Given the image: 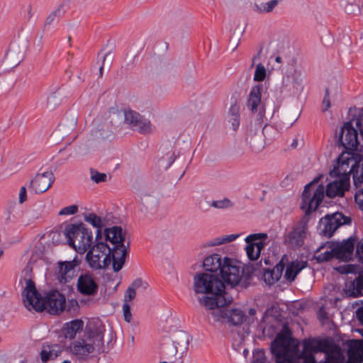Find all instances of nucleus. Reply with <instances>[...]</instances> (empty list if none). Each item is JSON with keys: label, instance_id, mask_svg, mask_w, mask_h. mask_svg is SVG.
Instances as JSON below:
<instances>
[{"label": "nucleus", "instance_id": "nucleus-7", "mask_svg": "<svg viewBox=\"0 0 363 363\" xmlns=\"http://www.w3.org/2000/svg\"><path fill=\"white\" fill-rule=\"evenodd\" d=\"M86 252L85 260L92 269H105L111 264V248L103 238L95 239L94 244Z\"/></svg>", "mask_w": 363, "mask_h": 363}, {"label": "nucleus", "instance_id": "nucleus-62", "mask_svg": "<svg viewBox=\"0 0 363 363\" xmlns=\"http://www.w3.org/2000/svg\"><path fill=\"white\" fill-rule=\"evenodd\" d=\"M356 317L359 323L363 325V306L357 309Z\"/></svg>", "mask_w": 363, "mask_h": 363}, {"label": "nucleus", "instance_id": "nucleus-21", "mask_svg": "<svg viewBox=\"0 0 363 363\" xmlns=\"http://www.w3.org/2000/svg\"><path fill=\"white\" fill-rule=\"evenodd\" d=\"M355 242L356 239L350 237L342 242L333 244V252L335 257L345 260L349 259L352 255Z\"/></svg>", "mask_w": 363, "mask_h": 363}, {"label": "nucleus", "instance_id": "nucleus-38", "mask_svg": "<svg viewBox=\"0 0 363 363\" xmlns=\"http://www.w3.org/2000/svg\"><path fill=\"white\" fill-rule=\"evenodd\" d=\"M77 123V118L75 116H72L69 120L60 125L59 130L63 135H68L75 129Z\"/></svg>", "mask_w": 363, "mask_h": 363}, {"label": "nucleus", "instance_id": "nucleus-17", "mask_svg": "<svg viewBox=\"0 0 363 363\" xmlns=\"http://www.w3.org/2000/svg\"><path fill=\"white\" fill-rule=\"evenodd\" d=\"M80 264L77 257L71 261L58 262L57 279L61 284L69 282L75 276V268Z\"/></svg>", "mask_w": 363, "mask_h": 363}, {"label": "nucleus", "instance_id": "nucleus-12", "mask_svg": "<svg viewBox=\"0 0 363 363\" xmlns=\"http://www.w3.org/2000/svg\"><path fill=\"white\" fill-rule=\"evenodd\" d=\"M358 128L352 125V121H347L342 126L339 136L338 144L346 150H356L361 143V135H358Z\"/></svg>", "mask_w": 363, "mask_h": 363}, {"label": "nucleus", "instance_id": "nucleus-18", "mask_svg": "<svg viewBox=\"0 0 363 363\" xmlns=\"http://www.w3.org/2000/svg\"><path fill=\"white\" fill-rule=\"evenodd\" d=\"M77 289L82 295L94 296L99 289L94 276L86 272L82 274L77 279Z\"/></svg>", "mask_w": 363, "mask_h": 363}, {"label": "nucleus", "instance_id": "nucleus-8", "mask_svg": "<svg viewBox=\"0 0 363 363\" xmlns=\"http://www.w3.org/2000/svg\"><path fill=\"white\" fill-rule=\"evenodd\" d=\"M193 289L196 294H211V297H218L226 293L225 285L218 274L208 272H199L194 277Z\"/></svg>", "mask_w": 363, "mask_h": 363}, {"label": "nucleus", "instance_id": "nucleus-53", "mask_svg": "<svg viewBox=\"0 0 363 363\" xmlns=\"http://www.w3.org/2000/svg\"><path fill=\"white\" fill-rule=\"evenodd\" d=\"M135 296L136 291L129 286L124 294L123 303H128V301H132L135 298Z\"/></svg>", "mask_w": 363, "mask_h": 363}, {"label": "nucleus", "instance_id": "nucleus-54", "mask_svg": "<svg viewBox=\"0 0 363 363\" xmlns=\"http://www.w3.org/2000/svg\"><path fill=\"white\" fill-rule=\"evenodd\" d=\"M354 201L359 208L363 211V188L356 192Z\"/></svg>", "mask_w": 363, "mask_h": 363}, {"label": "nucleus", "instance_id": "nucleus-61", "mask_svg": "<svg viewBox=\"0 0 363 363\" xmlns=\"http://www.w3.org/2000/svg\"><path fill=\"white\" fill-rule=\"evenodd\" d=\"M229 121L231 123L233 129L237 130L240 125V117H232L229 118Z\"/></svg>", "mask_w": 363, "mask_h": 363}, {"label": "nucleus", "instance_id": "nucleus-28", "mask_svg": "<svg viewBox=\"0 0 363 363\" xmlns=\"http://www.w3.org/2000/svg\"><path fill=\"white\" fill-rule=\"evenodd\" d=\"M84 221L91 224L94 228H96L95 239L103 238V235H104V231L102 232V228L106 225L107 220L106 218H102L95 213H90L85 215Z\"/></svg>", "mask_w": 363, "mask_h": 363}, {"label": "nucleus", "instance_id": "nucleus-64", "mask_svg": "<svg viewBox=\"0 0 363 363\" xmlns=\"http://www.w3.org/2000/svg\"><path fill=\"white\" fill-rule=\"evenodd\" d=\"M249 314H250V315H255V314H256V310H255V308H250V309L249 310Z\"/></svg>", "mask_w": 363, "mask_h": 363}, {"label": "nucleus", "instance_id": "nucleus-25", "mask_svg": "<svg viewBox=\"0 0 363 363\" xmlns=\"http://www.w3.org/2000/svg\"><path fill=\"white\" fill-rule=\"evenodd\" d=\"M323 352L326 354L325 363H342L345 359L341 347L337 345L330 343L328 341Z\"/></svg>", "mask_w": 363, "mask_h": 363}, {"label": "nucleus", "instance_id": "nucleus-63", "mask_svg": "<svg viewBox=\"0 0 363 363\" xmlns=\"http://www.w3.org/2000/svg\"><path fill=\"white\" fill-rule=\"evenodd\" d=\"M266 358L264 357V352L258 354V357L255 358L253 363H265Z\"/></svg>", "mask_w": 363, "mask_h": 363}, {"label": "nucleus", "instance_id": "nucleus-57", "mask_svg": "<svg viewBox=\"0 0 363 363\" xmlns=\"http://www.w3.org/2000/svg\"><path fill=\"white\" fill-rule=\"evenodd\" d=\"M356 254L359 261L363 264V239L357 245Z\"/></svg>", "mask_w": 363, "mask_h": 363}, {"label": "nucleus", "instance_id": "nucleus-11", "mask_svg": "<svg viewBox=\"0 0 363 363\" xmlns=\"http://www.w3.org/2000/svg\"><path fill=\"white\" fill-rule=\"evenodd\" d=\"M350 222V218L345 216L342 213L337 212L333 215H327L320 220V234L330 238L339 227Z\"/></svg>", "mask_w": 363, "mask_h": 363}, {"label": "nucleus", "instance_id": "nucleus-29", "mask_svg": "<svg viewBox=\"0 0 363 363\" xmlns=\"http://www.w3.org/2000/svg\"><path fill=\"white\" fill-rule=\"evenodd\" d=\"M307 267V262L293 261L287 267L284 277L289 282L294 281L297 274Z\"/></svg>", "mask_w": 363, "mask_h": 363}, {"label": "nucleus", "instance_id": "nucleus-33", "mask_svg": "<svg viewBox=\"0 0 363 363\" xmlns=\"http://www.w3.org/2000/svg\"><path fill=\"white\" fill-rule=\"evenodd\" d=\"M112 135L111 125L105 121L97 125L93 130V135L96 140H104L108 138Z\"/></svg>", "mask_w": 363, "mask_h": 363}, {"label": "nucleus", "instance_id": "nucleus-46", "mask_svg": "<svg viewBox=\"0 0 363 363\" xmlns=\"http://www.w3.org/2000/svg\"><path fill=\"white\" fill-rule=\"evenodd\" d=\"M211 206L216 208H226L232 207L233 203L228 199H223L222 200L213 201Z\"/></svg>", "mask_w": 363, "mask_h": 363}, {"label": "nucleus", "instance_id": "nucleus-59", "mask_svg": "<svg viewBox=\"0 0 363 363\" xmlns=\"http://www.w3.org/2000/svg\"><path fill=\"white\" fill-rule=\"evenodd\" d=\"M88 147L85 143H82L74 149L75 153L77 155H84L88 152Z\"/></svg>", "mask_w": 363, "mask_h": 363}, {"label": "nucleus", "instance_id": "nucleus-56", "mask_svg": "<svg viewBox=\"0 0 363 363\" xmlns=\"http://www.w3.org/2000/svg\"><path fill=\"white\" fill-rule=\"evenodd\" d=\"M147 283L144 282L140 278L135 279L130 284V287L133 289L135 291L140 287L147 288Z\"/></svg>", "mask_w": 363, "mask_h": 363}, {"label": "nucleus", "instance_id": "nucleus-27", "mask_svg": "<svg viewBox=\"0 0 363 363\" xmlns=\"http://www.w3.org/2000/svg\"><path fill=\"white\" fill-rule=\"evenodd\" d=\"M306 224H301L293 230L287 236L288 242L294 247L301 246L306 235Z\"/></svg>", "mask_w": 363, "mask_h": 363}, {"label": "nucleus", "instance_id": "nucleus-3", "mask_svg": "<svg viewBox=\"0 0 363 363\" xmlns=\"http://www.w3.org/2000/svg\"><path fill=\"white\" fill-rule=\"evenodd\" d=\"M106 241H110L113 247L111 248V262H113L114 272H119L125 262L129 242L125 245V233L121 226H113L104 229Z\"/></svg>", "mask_w": 363, "mask_h": 363}, {"label": "nucleus", "instance_id": "nucleus-26", "mask_svg": "<svg viewBox=\"0 0 363 363\" xmlns=\"http://www.w3.org/2000/svg\"><path fill=\"white\" fill-rule=\"evenodd\" d=\"M284 268V264L280 261L273 269L264 270L262 275L264 281L268 285L274 284L281 277Z\"/></svg>", "mask_w": 363, "mask_h": 363}, {"label": "nucleus", "instance_id": "nucleus-44", "mask_svg": "<svg viewBox=\"0 0 363 363\" xmlns=\"http://www.w3.org/2000/svg\"><path fill=\"white\" fill-rule=\"evenodd\" d=\"M176 158L174 152L172 150L168 151L165 155L162 157V165L165 168H168L174 162Z\"/></svg>", "mask_w": 363, "mask_h": 363}, {"label": "nucleus", "instance_id": "nucleus-16", "mask_svg": "<svg viewBox=\"0 0 363 363\" xmlns=\"http://www.w3.org/2000/svg\"><path fill=\"white\" fill-rule=\"evenodd\" d=\"M55 176L52 172L37 174L30 182L29 189L35 194L46 191L53 184Z\"/></svg>", "mask_w": 363, "mask_h": 363}, {"label": "nucleus", "instance_id": "nucleus-1", "mask_svg": "<svg viewBox=\"0 0 363 363\" xmlns=\"http://www.w3.org/2000/svg\"><path fill=\"white\" fill-rule=\"evenodd\" d=\"M327 340L306 339L303 348L299 350V342L286 328L279 333L271 343V352L276 363H316L314 353L324 352Z\"/></svg>", "mask_w": 363, "mask_h": 363}, {"label": "nucleus", "instance_id": "nucleus-32", "mask_svg": "<svg viewBox=\"0 0 363 363\" xmlns=\"http://www.w3.org/2000/svg\"><path fill=\"white\" fill-rule=\"evenodd\" d=\"M125 108L119 109L116 107L109 108L106 121L112 126L124 123Z\"/></svg>", "mask_w": 363, "mask_h": 363}, {"label": "nucleus", "instance_id": "nucleus-50", "mask_svg": "<svg viewBox=\"0 0 363 363\" xmlns=\"http://www.w3.org/2000/svg\"><path fill=\"white\" fill-rule=\"evenodd\" d=\"M60 99L57 92L51 94L48 98V105L50 108H53L60 104Z\"/></svg>", "mask_w": 363, "mask_h": 363}, {"label": "nucleus", "instance_id": "nucleus-4", "mask_svg": "<svg viewBox=\"0 0 363 363\" xmlns=\"http://www.w3.org/2000/svg\"><path fill=\"white\" fill-rule=\"evenodd\" d=\"M219 274L223 283L225 282L232 286L240 284L242 286L247 287L252 277V272L250 268H245L241 263H238L227 257H224L223 267Z\"/></svg>", "mask_w": 363, "mask_h": 363}, {"label": "nucleus", "instance_id": "nucleus-15", "mask_svg": "<svg viewBox=\"0 0 363 363\" xmlns=\"http://www.w3.org/2000/svg\"><path fill=\"white\" fill-rule=\"evenodd\" d=\"M263 86L257 84L252 87L247 101L246 103L247 108L252 113L258 112L260 118L264 116L265 108L262 102V90Z\"/></svg>", "mask_w": 363, "mask_h": 363}, {"label": "nucleus", "instance_id": "nucleus-24", "mask_svg": "<svg viewBox=\"0 0 363 363\" xmlns=\"http://www.w3.org/2000/svg\"><path fill=\"white\" fill-rule=\"evenodd\" d=\"M223 261L224 257L218 254H213L207 257L203 262V266L206 269L205 272L218 275L223 267Z\"/></svg>", "mask_w": 363, "mask_h": 363}, {"label": "nucleus", "instance_id": "nucleus-43", "mask_svg": "<svg viewBox=\"0 0 363 363\" xmlns=\"http://www.w3.org/2000/svg\"><path fill=\"white\" fill-rule=\"evenodd\" d=\"M266 69L262 64H258L256 66L255 74H254V80L256 82H262L264 79L266 77Z\"/></svg>", "mask_w": 363, "mask_h": 363}, {"label": "nucleus", "instance_id": "nucleus-36", "mask_svg": "<svg viewBox=\"0 0 363 363\" xmlns=\"http://www.w3.org/2000/svg\"><path fill=\"white\" fill-rule=\"evenodd\" d=\"M65 3H61L57 8L51 12L46 18L44 23L45 27H48L56 23L65 13Z\"/></svg>", "mask_w": 363, "mask_h": 363}, {"label": "nucleus", "instance_id": "nucleus-34", "mask_svg": "<svg viewBox=\"0 0 363 363\" xmlns=\"http://www.w3.org/2000/svg\"><path fill=\"white\" fill-rule=\"evenodd\" d=\"M281 1H282V0H270L267 2L255 3L252 6V10L254 12L259 14L269 13L272 12L274 8Z\"/></svg>", "mask_w": 363, "mask_h": 363}, {"label": "nucleus", "instance_id": "nucleus-45", "mask_svg": "<svg viewBox=\"0 0 363 363\" xmlns=\"http://www.w3.org/2000/svg\"><path fill=\"white\" fill-rule=\"evenodd\" d=\"M57 356V354H54L50 347L43 349L40 352L41 361L44 363L47 362L50 359L56 357Z\"/></svg>", "mask_w": 363, "mask_h": 363}, {"label": "nucleus", "instance_id": "nucleus-20", "mask_svg": "<svg viewBox=\"0 0 363 363\" xmlns=\"http://www.w3.org/2000/svg\"><path fill=\"white\" fill-rule=\"evenodd\" d=\"M284 77L286 78V82L291 79L294 86H299L301 84L304 77V72L296 60L293 58L288 62L285 69ZM282 85L284 86H287V82L285 83L284 78L283 79Z\"/></svg>", "mask_w": 363, "mask_h": 363}, {"label": "nucleus", "instance_id": "nucleus-23", "mask_svg": "<svg viewBox=\"0 0 363 363\" xmlns=\"http://www.w3.org/2000/svg\"><path fill=\"white\" fill-rule=\"evenodd\" d=\"M344 291L349 297L363 296V271L359 272L354 280L346 283Z\"/></svg>", "mask_w": 363, "mask_h": 363}, {"label": "nucleus", "instance_id": "nucleus-9", "mask_svg": "<svg viewBox=\"0 0 363 363\" xmlns=\"http://www.w3.org/2000/svg\"><path fill=\"white\" fill-rule=\"evenodd\" d=\"M233 298L228 293H224L218 297L203 296L200 298V303L203 306L214 321L225 320L228 315V309L224 306L229 305Z\"/></svg>", "mask_w": 363, "mask_h": 363}, {"label": "nucleus", "instance_id": "nucleus-58", "mask_svg": "<svg viewBox=\"0 0 363 363\" xmlns=\"http://www.w3.org/2000/svg\"><path fill=\"white\" fill-rule=\"evenodd\" d=\"M323 111H326L330 107V101L329 99V90L328 89H325V96L323 100Z\"/></svg>", "mask_w": 363, "mask_h": 363}, {"label": "nucleus", "instance_id": "nucleus-41", "mask_svg": "<svg viewBox=\"0 0 363 363\" xmlns=\"http://www.w3.org/2000/svg\"><path fill=\"white\" fill-rule=\"evenodd\" d=\"M345 4V9L348 13L359 11L360 9V1L359 0H342Z\"/></svg>", "mask_w": 363, "mask_h": 363}, {"label": "nucleus", "instance_id": "nucleus-48", "mask_svg": "<svg viewBox=\"0 0 363 363\" xmlns=\"http://www.w3.org/2000/svg\"><path fill=\"white\" fill-rule=\"evenodd\" d=\"M107 175L104 173H100L96 170H91V179L95 183L106 182Z\"/></svg>", "mask_w": 363, "mask_h": 363}, {"label": "nucleus", "instance_id": "nucleus-13", "mask_svg": "<svg viewBox=\"0 0 363 363\" xmlns=\"http://www.w3.org/2000/svg\"><path fill=\"white\" fill-rule=\"evenodd\" d=\"M125 115L124 123L130 125L133 130L142 134H148L152 132V125L150 121L139 113L125 108Z\"/></svg>", "mask_w": 363, "mask_h": 363}, {"label": "nucleus", "instance_id": "nucleus-49", "mask_svg": "<svg viewBox=\"0 0 363 363\" xmlns=\"http://www.w3.org/2000/svg\"><path fill=\"white\" fill-rule=\"evenodd\" d=\"M78 211V206L77 205H72L62 208L60 212V216H69L77 213Z\"/></svg>", "mask_w": 363, "mask_h": 363}, {"label": "nucleus", "instance_id": "nucleus-51", "mask_svg": "<svg viewBox=\"0 0 363 363\" xmlns=\"http://www.w3.org/2000/svg\"><path fill=\"white\" fill-rule=\"evenodd\" d=\"M333 257H335V253L333 252V246L330 251L326 250L323 253L320 254L318 256L317 259L319 261L325 262V261H328Z\"/></svg>", "mask_w": 363, "mask_h": 363}, {"label": "nucleus", "instance_id": "nucleus-10", "mask_svg": "<svg viewBox=\"0 0 363 363\" xmlns=\"http://www.w3.org/2000/svg\"><path fill=\"white\" fill-rule=\"evenodd\" d=\"M318 180L319 177L314 179L305 186L303 191L301 208L306 209V213L307 214L312 211H315L324 198L325 187L323 184L318 186L316 190L314 191L313 196L311 197V188L316 184Z\"/></svg>", "mask_w": 363, "mask_h": 363}, {"label": "nucleus", "instance_id": "nucleus-60", "mask_svg": "<svg viewBox=\"0 0 363 363\" xmlns=\"http://www.w3.org/2000/svg\"><path fill=\"white\" fill-rule=\"evenodd\" d=\"M27 199L26 189L25 186H21L19 191V203H23Z\"/></svg>", "mask_w": 363, "mask_h": 363}, {"label": "nucleus", "instance_id": "nucleus-6", "mask_svg": "<svg viewBox=\"0 0 363 363\" xmlns=\"http://www.w3.org/2000/svg\"><path fill=\"white\" fill-rule=\"evenodd\" d=\"M65 235L68 245L81 255L84 254L94 243L91 231L83 223L68 225Z\"/></svg>", "mask_w": 363, "mask_h": 363}, {"label": "nucleus", "instance_id": "nucleus-55", "mask_svg": "<svg viewBox=\"0 0 363 363\" xmlns=\"http://www.w3.org/2000/svg\"><path fill=\"white\" fill-rule=\"evenodd\" d=\"M229 118L232 117H240V107L236 102L233 103L230 108L228 112Z\"/></svg>", "mask_w": 363, "mask_h": 363}, {"label": "nucleus", "instance_id": "nucleus-19", "mask_svg": "<svg viewBox=\"0 0 363 363\" xmlns=\"http://www.w3.org/2000/svg\"><path fill=\"white\" fill-rule=\"evenodd\" d=\"M134 189L143 206L147 208L157 205L158 197L150 187L143 183L137 182L134 184Z\"/></svg>", "mask_w": 363, "mask_h": 363}, {"label": "nucleus", "instance_id": "nucleus-2", "mask_svg": "<svg viewBox=\"0 0 363 363\" xmlns=\"http://www.w3.org/2000/svg\"><path fill=\"white\" fill-rule=\"evenodd\" d=\"M25 306L35 311H47L50 314L58 315L64 311L66 305L65 297L57 291L48 293L43 298L31 279L26 280V287L22 292Z\"/></svg>", "mask_w": 363, "mask_h": 363}, {"label": "nucleus", "instance_id": "nucleus-14", "mask_svg": "<svg viewBox=\"0 0 363 363\" xmlns=\"http://www.w3.org/2000/svg\"><path fill=\"white\" fill-rule=\"evenodd\" d=\"M267 128V124H259V127L252 128H251L247 135V140L250 147L254 152H260L266 146L264 129Z\"/></svg>", "mask_w": 363, "mask_h": 363}, {"label": "nucleus", "instance_id": "nucleus-22", "mask_svg": "<svg viewBox=\"0 0 363 363\" xmlns=\"http://www.w3.org/2000/svg\"><path fill=\"white\" fill-rule=\"evenodd\" d=\"M348 360L347 363H362L363 362V340H352L347 343Z\"/></svg>", "mask_w": 363, "mask_h": 363}, {"label": "nucleus", "instance_id": "nucleus-30", "mask_svg": "<svg viewBox=\"0 0 363 363\" xmlns=\"http://www.w3.org/2000/svg\"><path fill=\"white\" fill-rule=\"evenodd\" d=\"M84 322L82 320L76 319L67 323L63 328V333L66 338L74 339L77 333L83 328Z\"/></svg>", "mask_w": 363, "mask_h": 363}, {"label": "nucleus", "instance_id": "nucleus-40", "mask_svg": "<svg viewBox=\"0 0 363 363\" xmlns=\"http://www.w3.org/2000/svg\"><path fill=\"white\" fill-rule=\"evenodd\" d=\"M239 237L238 234H230L222 237L216 238L208 243L209 246L220 245L224 243L230 242Z\"/></svg>", "mask_w": 363, "mask_h": 363}, {"label": "nucleus", "instance_id": "nucleus-37", "mask_svg": "<svg viewBox=\"0 0 363 363\" xmlns=\"http://www.w3.org/2000/svg\"><path fill=\"white\" fill-rule=\"evenodd\" d=\"M245 316L244 312L240 309H228V315L225 320L234 325H238L242 323Z\"/></svg>", "mask_w": 363, "mask_h": 363}, {"label": "nucleus", "instance_id": "nucleus-5", "mask_svg": "<svg viewBox=\"0 0 363 363\" xmlns=\"http://www.w3.org/2000/svg\"><path fill=\"white\" fill-rule=\"evenodd\" d=\"M104 326L90 329L84 339H80L73 342L71 351L78 357L84 358L94 350L101 351L104 347Z\"/></svg>", "mask_w": 363, "mask_h": 363}, {"label": "nucleus", "instance_id": "nucleus-31", "mask_svg": "<svg viewBox=\"0 0 363 363\" xmlns=\"http://www.w3.org/2000/svg\"><path fill=\"white\" fill-rule=\"evenodd\" d=\"M268 235L265 233H253L247 235L245 241L249 245L255 246L257 249L262 250L267 245Z\"/></svg>", "mask_w": 363, "mask_h": 363}, {"label": "nucleus", "instance_id": "nucleus-47", "mask_svg": "<svg viewBox=\"0 0 363 363\" xmlns=\"http://www.w3.org/2000/svg\"><path fill=\"white\" fill-rule=\"evenodd\" d=\"M113 56L110 52L105 54L103 57V63L99 68L100 76L102 75V72L104 68L108 69L112 63Z\"/></svg>", "mask_w": 363, "mask_h": 363}, {"label": "nucleus", "instance_id": "nucleus-52", "mask_svg": "<svg viewBox=\"0 0 363 363\" xmlns=\"http://www.w3.org/2000/svg\"><path fill=\"white\" fill-rule=\"evenodd\" d=\"M123 311L124 320L128 323H130L132 320V313L130 311V306L128 304V303H123Z\"/></svg>", "mask_w": 363, "mask_h": 363}, {"label": "nucleus", "instance_id": "nucleus-42", "mask_svg": "<svg viewBox=\"0 0 363 363\" xmlns=\"http://www.w3.org/2000/svg\"><path fill=\"white\" fill-rule=\"evenodd\" d=\"M245 250L247 255L250 260L257 259L259 257L262 251V250L257 249L256 247L249 245H247Z\"/></svg>", "mask_w": 363, "mask_h": 363}, {"label": "nucleus", "instance_id": "nucleus-35", "mask_svg": "<svg viewBox=\"0 0 363 363\" xmlns=\"http://www.w3.org/2000/svg\"><path fill=\"white\" fill-rule=\"evenodd\" d=\"M23 59V53L21 50H9L5 56V62L8 67H16Z\"/></svg>", "mask_w": 363, "mask_h": 363}, {"label": "nucleus", "instance_id": "nucleus-39", "mask_svg": "<svg viewBox=\"0 0 363 363\" xmlns=\"http://www.w3.org/2000/svg\"><path fill=\"white\" fill-rule=\"evenodd\" d=\"M298 114L295 111H288L283 114L281 123L286 128L291 127L298 119Z\"/></svg>", "mask_w": 363, "mask_h": 363}]
</instances>
